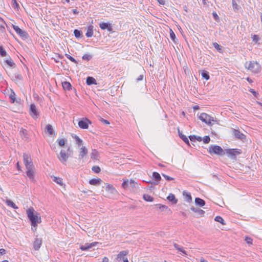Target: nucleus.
<instances>
[{"label":"nucleus","instance_id":"f257e3e1","mask_svg":"<svg viewBox=\"0 0 262 262\" xmlns=\"http://www.w3.org/2000/svg\"><path fill=\"white\" fill-rule=\"evenodd\" d=\"M27 214L31 225L33 227H36L37 224L41 223V220L39 213L36 212L33 208L30 207L27 210Z\"/></svg>","mask_w":262,"mask_h":262},{"label":"nucleus","instance_id":"f03ea898","mask_svg":"<svg viewBox=\"0 0 262 262\" xmlns=\"http://www.w3.org/2000/svg\"><path fill=\"white\" fill-rule=\"evenodd\" d=\"M220 146L217 145H211L208 149V152L211 155H215L219 156H223L225 154V151Z\"/></svg>","mask_w":262,"mask_h":262},{"label":"nucleus","instance_id":"7ed1b4c3","mask_svg":"<svg viewBox=\"0 0 262 262\" xmlns=\"http://www.w3.org/2000/svg\"><path fill=\"white\" fill-rule=\"evenodd\" d=\"M199 118L208 125H212V122H216L217 121L216 119H214L213 117L205 113H201L199 116Z\"/></svg>","mask_w":262,"mask_h":262},{"label":"nucleus","instance_id":"20e7f679","mask_svg":"<svg viewBox=\"0 0 262 262\" xmlns=\"http://www.w3.org/2000/svg\"><path fill=\"white\" fill-rule=\"evenodd\" d=\"M224 151L228 157L233 160H236V156L242 152V150L238 148L226 149Z\"/></svg>","mask_w":262,"mask_h":262},{"label":"nucleus","instance_id":"39448f33","mask_svg":"<svg viewBox=\"0 0 262 262\" xmlns=\"http://www.w3.org/2000/svg\"><path fill=\"white\" fill-rule=\"evenodd\" d=\"M70 147H69L67 149V153L64 149H61L59 154L57 155V157L60 161L63 163L66 162L69 158L68 152L70 154Z\"/></svg>","mask_w":262,"mask_h":262},{"label":"nucleus","instance_id":"423d86ee","mask_svg":"<svg viewBox=\"0 0 262 262\" xmlns=\"http://www.w3.org/2000/svg\"><path fill=\"white\" fill-rule=\"evenodd\" d=\"M128 253V250H123L119 252L117 255L115 260L118 261H123V262H129L126 255Z\"/></svg>","mask_w":262,"mask_h":262},{"label":"nucleus","instance_id":"0eeeda50","mask_svg":"<svg viewBox=\"0 0 262 262\" xmlns=\"http://www.w3.org/2000/svg\"><path fill=\"white\" fill-rule=\"evenodd\" d=\"M12 28L15 30L16 33L19 35L23 39H27L29 37L28 33L23 30H21L18 26L12 25Z\"/></svg>","mask_w":262,"mask_h":262},{"label":"nucleus","instance_id":"6e6552de","mask_svg":"<svg viewBox=\"0 0 262 262\" xmlns=\"http://www.w3.org/2000/svg\"><path fill=\"white\" fill-rule=\"evenodd\" d=\"M23 160L24 163L25 165L26 168L34 167V165L33 164L32 159L29 155L24 153L23 154Z\"/></svg>","mask_w":262,"mask_h":262},{"label":"nucleus","instance_id":"1a4fd4ad","mask_svg":"<svg viewBox=\"0 0 262 262\" xmlns=\"http://www.w3.org/2000/svg\"><path fill=\"white\" fill-rule=\"evenodd\" d=\"M260 66L257 62H249V66L248 67V69L254 72L255 73H257L260 71Z\"/></svg>","mask_w":262,"mask_h":262},{"label":"nucleus","instance_id":"9d476101","mask_svg":"<svg viewBox=\"0 0 262 262\" xmlns=\"http://www.w3.org/2000/svg\"><path fill=\"white\" fill-rule=\"evenodd\" d=\"M92 122L87 118H82L78 121V126L80 128L87 129L89 125L91 124Z\"/></svg>","mask_w":262,"mask_h":262},{"label":"nucleus","instance_id":"9b49d317","mask_svg":"<svg viewBox=\"0 0 262 262\" xmlns=\"http://www.w3.org/2000/svg\"><path fill=\"white\" fill-rule=\"evenodd\" d=\"M30 115L33 118H37L39 116V112L34 103H31L29 108Z\"/></svg>","mask_w":262,"mask_h":262},{"label":"nucleus","instance_id":"f8f14e48","mask_svg":"<svg viewBox=\"0 0 262 262\" xmlns=\"http://www.w3.org/2000/svg\"><path fill=\"white\" fill-rule=\"evenodd\" d=\"M152 179L154 180L155 181H149L148 182V183H150L151 184L154 185H158L159 181L161 180V177L160 174L158 172H153L152 175Z\"/></svg>","mask_w":262,"mask_h":262},{"label":"nucleus","instance_id":"ddd939ff","mask_svg":"<svg viewBox=\"0 0 262 262\" xmlns=\"http://www.w3.org/2000/svg\"><path fill=\"white\" fill-rule=\"evenodd\" d=\"M99 27L102 30H107L109 32H113L112 24L109 23L101 22L99 24Z\"/></svg>","mask_w":262,"mask_h":262},{"label":"nucleus","instance_id":"4468645a","mask_svg":"<svg viewBox=\"0 0 262 262\" xmlns=\"http://www.w3.org/2000/svg\"><path fill=\"white\" fill-rule=\"evenodd\" d=\"M98 242H93L92 243H86L84 245L80 246L79 249L82 251H88L93 247L98 244Z\"/></svg>","mask_w":262,"mask_h":262},{"label":"nucleus","instance_id":"2eb2a0df","mask_svg":"<svg viewBox=\"0 0 262 262\" xmlns=\"http://www.w3.org/2000/svg\"><path fill=\"white\" fill-rule=\"evenodd\" d=\"M103 188H104L106 191L113 195H116L117 194V191L111 184L105 183V186H103Z\"/></svg>","mask_w":262,"mask_h":262},{"label":"nucleus","instance_id":"dca6fc26","mask_svg":"<svg viewBox=\"0 0 262 262\" xmlns=\"http://www.w3.org/2000/svg\"><path fill=\"white\" fill-rule=\"evenodd\" d=\"M232 132L234 137L236 139H240L241 140L246 139V136L241 133L239 130L233 129Z\"/></svg>","mask_w":262,"mask_h":262},{"label":"nucleus","instance_id":"f3484780","mask_svg":"<svg viewBox=\"0 0 262 262\" xmlns=\"http://www.w3.org/2000/svg\"><path fill=\"white\" fill-rule=\"evenodd\" d=\"M26 169H27V171H26L27 176L29 177V179L31 181H34V177H35L34 171V167H30L29 168H27Z\"/></svg>","mask_w":262,"mask_h":262},{"label":"nucleus","instance_id":"a211bd4d","mask_svg":"<svg viewBox=\"0 0 262 262\" xmlns=\"http://www.w3.org/2000/svg\"><path fill=\"white\" fill-rule=\"evenodd\" d=\"M42 244V239L36 238L33 243V248L35 250H38Z\"/></svg>","mask_w":262,"mask_h":262},{"label":"nucleus","instance_id":"6ab92c4d","mask_svg":"<svg viewBox=\"0 0 262 262\" xmlns=\"http://www.w3.org/2000/svg\"><path fill=\"white\" fill-rule=\"evenodd\" d=\"M178 134L180 138L184 142V143L188 146H190V143L187 137L183 134L182 132L178 128Z\"/></svg>","mask_w":262,"mask_h":262},{"label":"nucleus","instance_id":"aec40b11","mask_svg":"<svg viewBox=\"0 0 262 262\" xmlns=\"http://www.w3.org/2000/svg\"><path fill=\"white\" fill-rule=\"evenodd\" d=\"M102 180L99 178H93L89 181V184L94 186H99L101 184Z\"/></svg>","mask_w":262,"mask_h":262},{"label":"nucleus","instance_id":"412c9836","mask_svg":"<svg viewBox=\"0 0 262 262\" xmlns=\"http://www.w3.org/2000/svg\"><path fill=\"white\" fill-rule=\"evenodd\" d=\"M88 151L87 148L85 146H82L80 148V151L78 156V159L80 160L82 159L84 156L88 154Z\"/></svg>","mask_w":262,"mask_h":262},{"label":"nucleus","instance_id":"4be33fe9","mask_svg":"<svg viewBox=\"0 0 262 262\" xmlns=\"http://www.w3.org/2000/svg\"><path fill=\"white\" fill-rule=\"evenodd\" d=\"M167 200L172 204H176L178 203V199L176 198L175 195L172 193H170L167 196Z\"/></svg>","mask_w":262,"mask_h":262},{"label":"nucleus","instance_id":"5701e85b","mask_svg":"<svg viewBox=\"0 0 262 262\" xmlns=\"http://www.w3.org/2000/svg\"><path fill=\"white\" fill-rule=\"evenodd\" d=\"M19 134L23 139H25L26 140L29 139L28 132L27 129L21 128Z\"/></svg>","mask_w":262,"mask_h":262},{"label":"nucleus","instance_id":"b1692460","mask_svg":"<svg viewBox=\"0 0 262 262\" xmlns=\"http://www.w3.org/2000/svg\"><path fill=\"white\" fill-rule=\"evenodd\" d=\"M46 130L50 136H55V133L52 125L49 124L46 126Z\"/></svg>","mask_w":262,"mask_h":262},{"label":"nucleus","instance_id":"393cba45","mask_svg":"<svg viewBox=\"0 0 262 262\" xmlns=\"http://www.w3.org/2000/svg\"><path fill=\"white\" fill-rule=\"evenodd\" d=\"M183 195L186 201L189 203L192 202V197L190 192L183 191Z\"/></svg>","mask_w":262,"mask_h":262},{"label":"nucleus","instance_id":"a878e982","mask_svg":"<svg viewBox=\"0 0 262 262\" xmlns=\"http://www.w3.org/2000/svg\"><path fill=\"white\" fill-rule=\"evenodd\" d=\"M194 202L196 205L200 207H203L206 204L205 201L200 198H195Z\"/></svg>","mask_w":262,"mask_h":262},{"label":"nucleus","instance_id":"bb28decb","mask_svg":"<svg viewBox=\"0 0 262 262\" xmlns=\"http://www.w3.org/2000/svg\"><path fill=\"white\" fill-rule=\"evenodd\" d=\"M86 83L88 85H91L92 84H97V82L94 77L88 76L86 79Z\"/></svg>","mask_w":262,"mask_h":262},{"label":"nucleus","instance_id":"cd10ccee","mask_svg":"<svg viewBox=\"0 0 262 262\" xmlns=\"http://www.w3.org/2000/svg\"><path fill=\"white\" fill-rule=\"evenodd\" d=\"M93 26L91 25L88 26L87 31L85 34L87 37H91L93 35Z\"/></svg>","mask_w":262,"mask_h":262},{"label":"nucleus","instance_id":"c85d7f7f","mask_svg":"<svg viewBox=\"0 0 262 262\" xmlns=\"http://www.w3.org/2000/svg\"><path fill=\"white\" fill-rule=\"evenodd\" d=\"M63 89L64 90L70 91L72 90V86L71 84L68 81H63L61 83Z\"/></svg>","mask_w":262,"mask_h":262},{"label":"nucleus","instance_id":"c756f323","mask_svg":"<svg viewBox=\"0 0 262 262\" xmlns=\"http://www.w3.org/2000/svg\"><path fill=\"white\" fill-rule=\"evenodd\" d=\"M190 209L194 212H197L200 216H203L205 214V211L203 210L195 208L194 206L191 207Z\"/></svg>","mask_w":262,"mask_h":262},{"label":"nucleus","instance_id":"7c9ffc66","mask_svg":"<svg viewBox=\"0 0 262 262\" xmlns=\"http://www.w3.org/2000/svg\"><path fill=\"white\" fill-rule=\"evenodd\" d=\"M11 79L15 82L17 81L23 80V77L19 73H15L12 76Z\"/></svg>","mask_w":262,"mask_h":262},{"label":"nucleus","instance_id":"2f4dec72","mask_svg":"<svg viewBox=\"0 0 262 262\" xmlns=\"http://www.w3.org/2000/svg\"><path fill=\"white\" fill-rule=\"evenodd\" d=\"M155 206L159 208V209L161 210V211H164L165 210H167L168 211H170V209L168 208V206L162 205L160 204H157L155 205Z\"/></svg>","mask_w":262,"mask_h":262},{"label":"nucleus","instance_id":"473e14b6","mask_svg":"<svg viewBox=\"0 0 262 262\" xmlns=\"http://www.w3.org/2000/svg\"><path fill=\"white\" fill-rule=\"evenodd\" d=\"M170 38L173 41L174 43H177L178 42V39L177 38L175 33L172 29H170Z\"/></svg>","mask_w":262,"mask_h":262},{"label":"nucleus","instance_id":"72a5a7b5","mask_svg":"<svg viewBox=\"0 0 262 262\" xmlns=\"http://www.w3.org/2000/svg\"><path fill=\"white\" fill-rule=\"evenodd\" d=\"M10 91L11 94L9 96V98L10 99V102L11 103H14L16 101V95L14 91L12 89H10Z\"/></svg>","mask_w":262,"mask_h":262},{"label":"nucleus","instance_id":"f704fd0d","mask_svg":"<svg viewBox=\"0 0 262 262\" xmlns=\"http://www.w3.org/2000/svg\"><path fill=\"white\" fill-rule=\"evenodd\" d=\"M5 62L6 63V64L11 68H14L16 67L15 63L13 62L10 57L9 59L5 60Z\"/></svg>","mask_w":262,"mask_h":262},{"label":"nucleus","instance_id":"c9c22d12","mask_svg":"<svg viewBox=\"0 0 262 262\" xmlns=\"http://www.w3.org/2000/svg\"><path fill=\"white\" fill-rule=\"evenodd\" d=\"M74 34L76 38H81L83 36L82 32L81 30L78 29H75L74 30Z\"/></svg>","mask_w":262,"mask_h":262},{"label":"nucleus","instance_id":"e433bc0d","mask_svg":"<svg viewBox=\"0 0 262 262\" xmlns=\"http://www.w3.org/2000/svg\"><path fill=\"white\" fill-rule=\"evenodd\" d=\"M72 137L75 139L76 143L78 146H81L83 144V141L78 136L74 135L72 136Z\"/></svg>","mask_w":262,"mask_h":262},{"label":"nucleus","instance_id":"4c0bfd02","mask_svg":"<svg viewBox=\"0 0 262 262\" xmlns=\"http://www.w3.org/2000/svg\"><path fill=\"white\" fill-rule=\"evenodd\" d=\"M173 246L174 247L177 249L178 250V251L181 252L183 255H187V252L186 251H185L183 247H181V246L179 245L178 244H176V243H174L173 244Z\"/></svg>","mask_w":262,"mask_h":262},{"label":"nucleus","instance_id":"58836bf2","mask_svg":"<svg viewBox=\"0 0 262 262\" xmlns=\"http://www.w3.org/2000/svg\"><path fill=\"white\" fill-rule=\"evenodd\" d=\"M67 140L64 138H60L58 139L57 140V142L58 144V145L60 147H64L65 145V144L67 143Z\"/></svg>","mask_w":262,"mask_h":262},{"label":"nucleus","instance_id":"ea45409f","mask_svg":"<svg viewBox=\"0 0 262 262\" xmlns=\"http://www.w3.org/2000/svg\"><path fill=\"white\" fill-rule=\"evenodd\" d=\"M213 46L219 53H222L223 52V47L219 45L217 42H213Z\"/></svg>","mask_w":262,"mask_h":262},{"label":"nucleus","instance_id":"a19ab883","mask_svg":"<svg viewBox=\"0 0 262 262\" xmlns=\"http://www.w3.org/2000/svg\"><path fill=\"white\" fill-rule=\"evenodd\" d=\"M6 203L8 206H10L11 207L14 209L18 208L17 206L15 205V204L11 200H6Z\"/></svg>","mask_w":262,"mask_h":262},{"label":"nucleus","instance_id":"79ce46f5","mask_svg":"<svg viewBox=\"0 0 262 262\" xmlns=\"http://www.w3.org/2000/svg\"><path fill=\"white\" fill-rule=\"evenodd\" d=\"M52 180L54 182H56L58 184L62 186L63 185L62 183V179L59 177L54 176L52 177Z\"/></svg>","mask_w":262,"mask_h":262},{"label":"nucleus","instance_id":"37998d69","mask_svg":"<svg viewBox=\"0 0 262 262\" xmlns=\"http://www.w3.org/2000/svg\"><path fill=\"white\" fill-rule=\"evenodd\" d=\"M91 157L92 159L98 160L99 157L98 152L96 149H93L92 152L91 154Z\"/></svg>","mask_w":262,"mask_h":262},{"label":"nucleus","instance_id":"c03bdc74","mask_svg":"<svg viewBox=\"0 0 262 262\" xmlns=\"http://www.w3.org/2000/svg\"><path fill=\"white\" fill-rule=\"evenodd\" d=\"M214 221L220 223L223 225H226V223H225L224 220L221 216L218 215V216H215L214 218Z\"/></svg>","mask_w":262,"mask_h":262},{"label":"nucleus","instance_id":"a18cd8bd","mask_svg":"<svg viewBox=\"0 0 262 262\" xmlns=\"http://www.w3.org/2000/svg\"><path fill=\"white\" fill-rule=\"evenodd\" d=\"M143 198L146 202H151L154 201V198L148 194H143Z\"/></svg>","mask_w":262,"mask_h":262},{"label":"nucleus","instance_id":"49530a36","mask_svg":"<svg viewBox=\"0 0 262 262\" xmlns=\"http://www.w3.org/2000/svg\"><path fill=\"white\" fill-rule=\"evenodd\" d=\"M92 58L93 55L89 54H84L82 57V60H86L87 61L91 60Z\"/></svg>","mask_w":262,"mask_h":262},{"label":"nucleus","instance_id":"de8ad7c7","mask_svg":"<svg viewBox=\"0 0 262 262\" xmlns=\"http://www.w3.org/2000/svg\"><path fill=\"white\" fill-rule=\"evenodd\" d=\"M201 76L204 79L207 80H209L210 78L209 72L206 71H203L201 73Z\"/></svg>","mask_w":262,"mask_h":262},{"label":"nucleus","instance_id":"09e8293b","mask_svg":"<svg viewBox=\"0 0 262 262\" xmlns=\"http://www.w3.org/2000/svg\"><path fill=\"white\" fill-rule=\"evenodd\" d=\"M0 55L2 57H5L7 55V53L3 46H0Z\"/></svg>","mask_w":262,"mask_h":262},{"label":"nucleus","instance_id":"8fccbe9b","mask_svg":"<svg viewBox=\"0 0 262 262\" xmlns=\"http://www.w3.org/2000/svg\"><path fill=\"white\" fill-rule=\"evenodd\" d=\"M129 186L130 187H132V188H136V187H138L137 183L134 180H132V179H131L129 181Z\"/></svg>","mask_w":262,"mask_h":262},{"label":"nucleus","instance_id":"3c124183","mask_svg":"<svg viewBox=\"0 0 262 262\" xmlns=\"http://www.w3.org/2000/svg\"><path fill=\"white\" fill-rule=\"evenodd\" d=\"M92 170L94 172L96 173H99L101 171L100 167L99 166H93L92 168Z\"/></svg>","mask_w":262,"mask_h":262},{"label":"nucleus","instance_id":"603ef678","mask_svg":"<svg viewBox=\"0 0 262 262\" xmlns=\"http://www.w3.org/2000/svg\"><path fill=\"white\" fill-rule=\"evenodd\" d=\"M65 56L67 57V58H68L72 62H74L75 63H76V64L78 63L77 61L74 57L71 56V55H69L68 54H66Z\"/></svg>","mask_w":262,"mask_h":262},{"label":"nucleus","instance_id":"864d4df0","mask_svg":"<svg viewBox=\"0 0 262 262\" xmlns=\"http://www.w3.org/2000/svg\"><path fill=\"white\" fill-rule=\"evenodd\" d=\"M129 181L128 180H124L122 184V187L124 189H126L128 186H129Z\"/></svg>","mask_w":262,"mask_h":262},{"label":"nucleus","instance_id":"5fc2aeb1","mask_svg":"<svg viewBox=\"0 0 262 262\" xmlns=\"http://www.w3.org/2000/svg\"><path fill=\"white\" fill-rule=\"evenodd\" d=\"M202 140L205 144H207L210 142V138L209 136H205L203 138Z\"/></svg>","mask_w":262,"mask_h":262},{"label":"nucleus","instance_id":"6e6d98bb","mask_svg":"<svg viewBox=\"0 0 262 262\" xmlns=\"http://www.w3.org/2000/svg\"><path fill=\"white\" fill-rule=\"evenodd\" d=\"M212 15L213 19L215 21H216L217 22H219L220 21V17L215 12H214V11L212 13Z\"/></svg>","mask_w":262,"mask_h":262},{"label":"nucleus","instance_id":"4d7b16f0","mask_svg":"<svg viewBox=\"0 0 262 262\" xmlns=\"http://www.w3.org/2000/svg\"><path fill=\"white\" fill-rule=\"evenodd\" d=\"M251 38L252 39V41L256 43H257V42L259 40V37L258 35H255V34L252 35Z\"/></svg>","mask_w":262,"mask_h":262},{"label":"nucleus","instance_id":"13d9d810","mask_svg":"<svg viewBox=\"0 0 262 262\" xmlns=\"http://www.w3.org/2000/svg\"><path fill=\"white\" fill-rule=\"evenodd\" d=\"M162 176L168 181H172L174 180L173 178H172L171 177H169L164 173H162Z\"/></svg>","mask_w":262,"mask_h":262},{"label":"nucleus","instance_id":"bf43d9fd","mask_svg":"<svg viewBox=\"0 0 262 262\" xmlns=\"http://www.w3.org/2000/svg\"><path fill=\"white\" fill-rule=\"evenodd\" d=\"M245 241L248 244H252L253 239L250 237L246 236L245 237Z\"/></svg>","mask_w":262,"mask_h":262},{"label":"nucleus","instance_id":"052dcab7","mask_svg":"<svg viewBox=\"0 0 262 262\" xmlns=\"http://www.w3.org/2000/svg\"><path fill=\"white\" fill-rule=\"evenodd\" d=\"M12 6L14 9H17L19 8V4L17 3L16 0H12Z\"/></svg>","mask_w":262,"mask_h":262},{"label":"nucleus","instance_id":"680f3d73","mask_svg":"<svg viewBox=\"0 0 262 262\" xmlns=\"http://www.w3.org/2000/svg\"><path fill=\"white\" fill-rule=\"evenodd\" d=\"M188 138L191 142H195L196 141V135H190L188 136Z\"/></svg>","mask_w":262,"mask_h":262},{"label":"nucleus","instance_id":"e2e57ef3","mask_svg":"<svg viewBox=\"0 0 262 262\" xmlns=\"http://www.w3.org/2000/svg\"><path fill=\"white\" fill-rule=\"evenodd\" d=\"M249 92L252 93L255 97H257L258 95V93L255 91L254 89H250Z\"/></svg>","mask_w":262,"mask_h":262},{"label":"nucleus","instance_id":"0e129e2a","mask_svg":"<svg viewBox=\"0 0 262 262\" xmlns=\"http://www.w3.org/2000/svg\"><path fill=\"white\" fill-rule=\"evenodd\" d=\"M101 121L102 122H103L104 124H106V125H108L110 124V122L107 120H105L104 119H103V118H101L100 119Z\"/></svg>","mask_w":262,"mask_h":262},{"label":"nucleus","instance_id":"69168bd1","mask_svg":"<svg viewBox=\"0 0 262 262\" xmlns=\"http://www.w3.org/2000/svg\"><path fill=\"white\" fill-rule=\"evenodd\" d=\"M143 75H140L137 79H136V81L137 82H138V81H141L143 79Z\"/></svg>","mask_w":262,"mask_h":262},{"label":"nucleus","instance_id":"338daca9","mask_svg":"<svg viewBox=\"0 0 262 262\" xmlns=\"http://www.w3.org/2000/svg\"><path fill=\"white\" fill-rule=\"evenodd\" d=\"M6 250L4 249H0V254L1 255H4L6 254Z\"/></svg>","mask_w":262,"mask_h":262},{"label":"nucleus","instance_id":"774afa93","mask_svg":"<svg viewBox=\"0 0 262 262\" xmlns=\"http://www.w3.org/2000/svg\"><path fill=\"white\" fill-rule=\"evenodd\" d=\"M159 4L164 5L165 4V1L164 0H157Z\"/></svg>","mask_w":262,"mask_h":262}]
</instances>
